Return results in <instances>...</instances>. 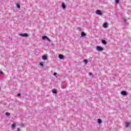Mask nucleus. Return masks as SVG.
I'll return each mask as SVG.
<instances>
[{"label":"nucleus","instance_id":"423d86ee","mask_svg":"<svg viewBox=\"0 0 131 131\" xmlns=\"http://www.w3.org/2000/svg\"><path fill=\"white\" fill-rule=\"evenodd\" d=\"M96 13L97 15H102V11L101 10H97Z\"/></svg>","mask_w":131,"mask_h":131},{"label":"nucleus","instance_id":"20e7f679","mask_svg":"<svg viewBox=\"0 0 131 131\" xmlns=\"http://www.w3.org/2000/svg\"><path fill=\"white\" fill-rule=\"evenodd\" d=\"M121 94L122 96H127V93H126V91H123L121 92Z\"/></svg>","mask_w":131,"mask_h":131},{"label":"nucleus","instance_id":"4468645a","mask_svg":"<svg viewBox=\"0 0 131 131\" xmlns=\"http://www.w3.org/2000/svg\"><path fill=\"white\" fill-rule=\"evenodd\" d=\"M98 123H99V124L102 123V120H101V119H98Z\"/></svg>","mask_w":131,"mask_h":131},{"label":"nucleus","instance_id":"f3484780","mask_svg":"<svg viewBox=\"0 0 131 131\" xmlns=\"http://www.w3.org/2000/svg\"><path fill=\"white\" fill-rule=\"evenodd\" d=\"M77 30H78V31H80L81 30V28H77Z\"/></svg>","mask_w":131,"mask_h":131},{"label":"nucleus","instance_id":"6e6552de","mask_svg":"<svg viewBox=\"0 0 131 131\" xmlns=\"http://www.w3.org/2000/svg\"><path fill=\"white\" fill-rule=\"evenodd\" d=\"M42 60H46L48 59V57L47 56V55H43L42 56Z\"/></svg>","mask_w":131,"mask_h":131},{"label":"nucleus","instance_id":"393cba45","mask_svg":"<svg viewBox=\"0 0 131 131\" xmlns=\"http://www.w3.org/2000/svg\"><path fill=\"white\" fill-rule=\"evenodd\" d=\"M17 96H18V97H20V96H21V94H20V93L18 94Z\"/></svg>","mask_w":131,"mask_h":131},{"label":"nucleus","instance_id":"dca6fc26","mask_svg":"<svg viewBox=\"0 0 131 131\" xmlns=\"http://www.w3.org/2000/svg\"><path fill=\"white\" fill-rule=\"evenodd\" d=\"M5 115H6V116H10V115H11V114L9 112H6L5 113Z\"/></svg>","mask_w":131,"mask_h":131},{"label":"nucleus","instance_id":"f03ea898","mask_svg":"<svg viewBox=\"0 0 131 131\" xmlns=\"http://www.w3.org/2000/svg\"><path fill=\"white\" fill-rule=\"evenodd\" d=\"M19 36H22L23 37H27L29 36V35L27 33H24V34H19Z\"/></svg>","mask_w":131,"mask_h":131},{"label":"nucleus","instance_id":"39448f33","mask_svg":"<svg viewBox=\"0 0 131 131\" xmlns=\"http://www.w3.org/2000/svg\"><path fill=\"white\" fill-rule=\"evenodd\" d=\"M58 58L59 59H60V60H63V59H64V55H62V54H60L58 56Z\"/></svg>","mask_w":131,"mask_h":131},{"label":"nucleus","instance_id":"412c9836","mask_svg":"<svg viewBox=\"0 0 131 131\" xmlns=\"http://www.w3.org/2000/svg\"><path fill=\"white\" fill-rule=\"evenodd\" d=\"M126 18H124V23H125V24H126Z\"/></svg>","mask_w":131,"mask_h":131},{"label":"nucleus","instance_id":"cd10ccee","mask_svg":"<svg viewBox=\"0 0 131 131\" xmlns=\"http://www.w3.org/2000/svg\"><path fill=\"white\" fill-rule=\"evenodd\" d=\"M0 90H1V88H0Z\"/></svg>","mask_w":131,"mask_h":131},{"label":"nucleus","instance_id":"0eeeda50","mask_svg":"<svg viewBox=\"0 0 131 131\" xmlns=\"http://www.w3.org/2000/svg\"><path fill=\"white\" fill-rule=\"evenodd\" d=\"M103 27H104V28H107V27H108V24L106 23H104L103 24Z\"/></svg>","mask_w":131,"mask_h":131},{"label":"nucleus","instance_id":"a211bd4d","mask_svg":"<svg viewBox=\"0 0 131 131\" xmlns=\"http://www.w3.org/2000/svg\"><path fill=\"white\" fill-rule=\"evenodd\" d=\"M84 62L85 63V64H88V60L84 59Z\"/></svg>","mask_w":131,"mask_h":131},{"label":"nucleus","instance_id":"7ed1b4c3","mask_svg":"<svg viewBox=\"0 0 131 131\" xmlns=\"http://www.w3.org/2000/svg\"><path fill=\"white\" fill-rule=\"evenodd\" d=\"M96 50H97V51H103V50H104V49L100 46H97Z\"/></svg>","mask_w":131,"mask_h":131},{"label":"nucleus","instance_id":"ddd939ff","mask_svg":"<svg viewBox=\"0 0 131 131\" xmlns=\"http://www.w3.org/2000/svg\"><path fill=\"white\" fill-rule=\"evenodd\" d=\"M125 124L126 127H128V126H129V123L128 122H125Z\"/></svg>","mask_w":131,"mask_h":131},{"label":"nucleus","instance_id":"6ab92c4d","mask_svg":"<svg viewBox=\"0 0 131 131\" xmlns=\"http://www.w3.org/2000/svg\"><path fill=\"white\" fill-rule=\"evenodd\" d=\"M116 3V4H119V0H115Z\"/></svg>","mask_w":131,"mask_h":131},{"label":"nucleus","instance_id":"a878e982","mask_svg":"<svg viewBox=\"0 0 131 131\" xmlns=\"http://www.w3.org/2000/svg\"><path fill=\"white\" fill-rule=\"evenodd\" d=\"M20 129H20V128H18L17 129V131H20Z\"/></svg>","mask_w":131,"mask_h":131},{"label":"nucleus","instance_id":"4be33fe9","mask_svg":"<svg viewBox=\"0 0 131 131\" xmlns=\"http://www.w3.org/2000/svg\"><path fill=\"white\" fill-rule=\"evenodd\" d=\"M40 66H41V67H43V64L42 63H40Z\"/></svg>","mask_w":131,"mask_h":131},{"label":"nucleus","instance_id":"aec40b11","mask_svg":"<svg viewBox=\"0 0 131 131\" xmlns=\"http://www.w3.org/2000/svg\"><path fill=\"white\" fill-rule=\"evenodd\" d=\"M17 7L18 8V9H20V5L17 4Z\"/></svg>","mask_w":131,"mask_h":131},{"label":"nucleus","instance_id":"5701e85b","mask_svg":"<svg viewBox=\"0 0 131 131\" xmlns=\"http://www.w3.org/2000/svg\"><path fill=\"white\" fill-rule=\"evenodd\" d=\"M0 74H2V75L4 74V72H3V71H0Z\"/></svg>","mask_w":131,"mask_h":131},{"label":"nucleus","instance_id":"1a4fd4ad","mask_svg":"<svg viewBox=\"0 0 131 131\" xmlns=\"http://www.w3.org/2000/svg\"><path fill=\"white\" fill-rule=\"evenodd\" d=\"M83 36H85V33H84V32H82L81 33V37H83Z\"/></svg>","mask_w":131,"mask_h":131},{"label":"nucleus","instance_id":"b1692460","mask_svg":"<svg viewBox=\"0 0 131 131\" xmlns=\"http://www.w3.org/2000/svg\"><path fill=\"white\" fill-rule=\"evenodd\" d=\"M53 75H54V76H56V75H57V73H54L53 74Z\"/></svg>","mask_w":131,"mask_h":131},{"label":"nucleus","instance_id":"f8f14e48","mask_svg":"<svg viewBox=\"0 0 131 131\" xmlns=\"http://www.w3.org/2000/svg\"><path fill=\"white\" fill-rule=\"evenodd\" d=\"M52 92L53 94H57V90L56 89H52Z\"/></svg>","mask_w":131,"mask_h":131},{"label":"nucleus","instance_id":"f257e3e1","mask_svg":"<svg viewBox=\"0 0 131 131\" xmlns=\"http://www.w3.org/2000/svg\"><path fill=\"white\" fill-rule=\"evenodd\" d=\"M42 39H43V40H45V39H47V40H48V41L49 42H51L52 41L51 40V39H50V38H49V37H48V36H43L42 37Z\"/></svg>","mask_w":131,"mask_h":131},{"label":"nucleus","instance_id":"2eb2a0df","mask_svg":"<svg viewBox=\"0 0 131 131\" xmlns=\"http://www.w3.org/2000/svg\"><path fill=\"white\" fill-rule=\"evenodd\" d=\"M11 127H12V128H14L16 127V124H15V123L12 124V126H11Z\"/></svg>","mask_w":131,"mask_h":131},{"label":"nucleus","instance_id":"9b49d317","mask_svg":"<svg viewBox=\"0 0 131 131\" xmlns=\"http://www.w3.org/2000/svg\"><path fill=\"white\" fill-rule=\"evenodd\" d=\"M101 42L103 43V45H107V41H106L105 40H102Z\"/></svg>","mask_w":131,"mask_h":131},{"label":"nucleus","instance_id":"bb28decb","mask_svg":"<svg viewBox=\"0 0 131 131\" xmlns=\"http://www.w3.org/2000/svg\"><path fill=\"white\" fill-rule=\"evenodd\" d=\"M92 74H92V73H89V75L91 76V75H92Z\"/></svg>","mask_w":131,"mask_h":131},{"label":"nucleus","instance_id":"9d476101","mask_svg":"<svg viewBox=\"0 0 131 131\" xmlns=\"http://www.w3.org/2000/svg\"><path fill=\"white\" fill-rule=\"evenodd\" d=\"M61 7L62 9H66V6L65 5V4H64V3H62Z\"/></svg>","mask_w":131,"mask_h":131}]
</instances>
